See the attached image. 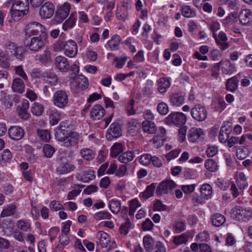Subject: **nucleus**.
<instances>
[{"label":"nucleus","mask_w":252,"mask_h":252,"mask_svg":"<svg viewBox=\"0 0 252 252\" xmlns=\"http://www.w3.org/2000/svg\"><path fill=\"white\" fill-rule=\"evenodd\" d=\"M46 29L40 23H29L25 30V44L27 48L33 52H39L45 45L47 33Z\"/></svg>","instance_id":"nucleus-1"},{"label":"nucleus","mask_w":252,"mask_h":252,"mask_svg":"<svg viewBox=\"0 0 252 252\" xmlns=\"http://www.w3.org/2000/svg\"><path fill=\"white\" fill-rule=\"evenodd\" d=\"M60 126L56 129L55 136L60 142H63V145L67 148H71L76 146L81 138L79 133L77 132L66 130L65 126Z\"/></svg>","instance_id":"nucleus-2"},{"label":"nucleus","mask_w":252,"mask_h":252,"mask_svg":"<svg viewBox=\"0 0 252 252\" xmlns=\"http://www.w3.org/2000/svg\"><path fill=\"white\" fill-rule=\"evenodd\" d=\"M54 50L56 52L63 51L64 54L70 58L75 57L78 52L77 43L72 40L67 41L59 40L54 45Z\"/></svg>","instance_id":"nucleus-3"},{"label":"nucleus","mask_w":252,"mask_h":252,"mask_svg":"<svg viewBox=\"0 0 252 252\" xmlns=\"http://www.w3.org/2000/svg\"><path fill=\"white\" fill-rule=\"evenodd\" d=\"M230 215L235 220L248 221L252 218V210L250 208L237 205L231 210Z\"/></svg>","instance_id":"nucleus-4"},{"label":"nucleus","mask_w":252,"mask_h":252,"mask_svg":"<svg viewBox=\"0 0 252 252\" xmlns=\"http://www.w3.org/2000/svg\"><path fill=\"white\" fill-rule=\"evenodd\" d=\"M187 122V117L182 112H172L165 119V122L168 125H174L177 126H183Z\"/></svg>","instance_id":"nucleus-5"},{"label":"nucleus","mask_w":252,"mask_h":252,"mask_svg":"<svg viewBox=\"0 0 252 252\" xmlns=\"http://www.w3.org/2000/svg\"><path fill=\"white\" fill-rule=\"evenodd\" d=\"M52 101L56 107L61 109L65 108L68 103L67 93L61 90L57 91L53 94Z\"/></svg>","instance_id":"nucleus-6"},{"label":"nucleus","mask_w":252,"mask_h":252,"mask_svg":"<svg viewBox=\"0 0 252 252\" xmlns=\"http://www.w3.org/2000/svg\"><path fill=\"white\" fill-rule=\"evenodd\" d=\"M5 48L7 52V54L10 53L11 56H14L21 61L24 58L25 51L22 47H18L14 43L9 41L5 44Z\"/></svg>","instance_id":"nucleus-7"},{"label":"nucleus","mask_w":252,"mask_h":252,"mask_svg":"<svg viewBox=\"0 0 252 252\" xmlns=\"http://www.w3.org/2000/svg\"><path fill=\"white\" fill-rule=\"evenodd\" d=\"M176 187V183L172 180H167L161 182L156 189V193L158 195L167 194Z\"/></svg>","instance_id":"nucleus-8"},{"label":"nucleus","mask_w":252,"mask_h":252,"mask_svg":"<svg viewBox=\"0 0 252 252\" xmlns=\"http://www.w3.org/2000/svg\"><path fill=\"white\" fill-rule=\"evenodd\" d=\"M191 115L195 120L202 122L207 117V111L204 106L197 104L191 109Z\"/></svg>","instance_id":"nucleus-9"},{"label":"nucleus","mask_w":252,"mask_h":252,"mask_svg":"<svg viewBox=\"0 0 252 252\" xmlns=\"http://www.w3.org/2000/svg\"><path fill=\"white\" fill-rule=\"evenodd\" d=\"M55 6L53 3L47 1L44 3L40 8L39 14L43 19L50 18L54 14Z\"/></svg>","instance_id":"nucleus-10"},{"label":"nucleus","mask_w":252,"mask_h":252,"mask_svg":"<svg viewBox=\"0 0 252 252\" xmlns=\"http://www.w3.org/2000/svg\"><path fill=\"white\" fill-rule=\"evenodd\" d=\"M213 37L215 39L217 45L221 51H224L229 47L227 42L228 38L223 32H220L217 35L216 33H213Z\"/></svg>","instance_id":"nucleus-11"},{"label":"nucleus","mask_w":252,"mask_h":252,"mask_svg":"<svg viewBox=\"0 0 252 252\" xmlns=\"http://www.w3.org/2000/svg\"><path fill=\"white\" fill-rule=\"evenodd\" d=\"M122 135V130L120 124L118 123H112L108 129L106 138L108 140L111 141L113 138H117Z\"/></svg>","instance_id":"nucleus-12"},{"label":"nucleus","mask_w":252,"mask_h":252,"mask_svg":"<svg viewBox=\"0 0 252 252\" xmlns=\"http://www.w3.org/2000/svg\"><path fill=\"white\" fill-rule=\"evenodd\" d=\"M70 5L68 3H64L57 11L55 18L58 23L63 22L68 15Z\"/></svg>","instance_id":"nucleus-13"},{"label":"nucleus","mask_w":252,"mask_h":252,"mask_svg":"<svg viewBox=\"0 0 252 252\" xmlns=\"http://www.w3.org/2000/svg\"><path fill=\"white\" fill-rule=\"evenodd\" d=\"M56 67L61 72H66L69 69L68 60L63 56H58L55 59Z\"/></svg>","instance_id":"nucleus-14"},{"label":"nucleus","mask_w":252,"mask_h":252,"mask_svg":"<svg viewBox=\"0 0 252 252\" xmlns=\"http://www.w3.org/2000/svg\"><path fill=\"white\" fill-rule=\"evenodd\" d=\"M9 137L14 140H19L24 136V130L19 126H12L8 130Z\"/></svg>","instance_id":"nucleus-15"},{"label":"nucleus","mask_w":252,"mask_h":252,"mask_svg":"<svg viewBox=\"0 0 252 252\" xmlns=\"http://www.w3.org/2000/svg\"><path fill=\"white\" fill-rule=\"evenodd\" d=\"M240 22L244 25L252 24V12L247 9H243L239 14Z\"/></svg>","instance_id":"nucleus-16"},{"label":"nucleus","mask_w":252,"mask_h":252,"mask_svg":"<svg viewBox=\"0 0 252 252\" xmlns=\"http://www.w3.org/2000/svg\"><path fill=\"white\" fill-rule=\"evenodd\" d=\"M185 100V95L183 93H175L169 96V101L172 105L180 106L183 105Z\"/></svg>","instance_id":"nucleus-17"},{"label":"nucleus","mask_w":252,"mask_h":252,"mask_svg":"<svg viewBox=\"0 0 252 252\" xmlns=\"http://www.w3.org/2000/svg\"><path fill=\"white\" fill-rule=\"evenodd\" d=\"M105 113L104 108L99 104H96L91 109L90 116L93 120H98L104 116Z\"/></svg>","instance_id":"nucleus-18"},{"label":"nucleus","mask_w":252,"mask_h":252,"mask_svg":"<svg viewBox=\"0 0 252 252\" xmlns=\"http://www.w3.org/2000/svg\"><path fill=\"white\" fill-rule=\"evenodd\" d=\"M75 169V166L68 162L62 163L56 168L57 172L60 175L68 173Z\"/></svg>","instance_id":"nucleus-19"},{"label":"nucleus","mask_w":252,"mask_h":252,"mask_svg":"<svg viewBox=\"0 0 252 252\" xmlns=\"http://www.w3.org/2000/svg\"><path fill=\"white\" fill-rule=\"evenodd\" d=\"M11 88L14 92L22 94L25 91V84L21 78H16L13 80Z\"/></svg>","instance_id":"nucleus-20"},{"label":"nucleus","mask_w":252,"mask_h":252,"mask_svg":"<svg viewBox=\"0 0 252 252\" xmlns=\"http://www.w3.org/2000/svg\"><path fill=\"white\" fill-rule=\"evenodd\" d=\"M29 108V103L28 101L23 102L18 108V113L21 119L27 120L29 118L30 114L28 110Z\"/></svg>","instance_id":"nucleus-21"},{"label":"nucleus","mask_w":252,"mask_h":252,"mask_svg":"<svg viewBox=\"0 0 252 252\" xmlns=\"http://www.w3.org/2000/svg\"><path fill=\"white\" fill-rule=\"evenodd\" d=\"M203 134V132L201 128L192 127L188 134L189 140L192 142H195L201 138Z\"/></svg>","instance_id":"nucleus-22"},{"label":"nucleus","mask_w":252,"mask_h":252,"mask_svg":"<svg viewBox=\"0 0 252 252\" xmlns=\"http://www.w3.org/2000/svg\"><path fill=\"white\" fill-rule=\"evenodd\" d=\"M50 119V122L52 125L58 124L61 119L62 114L55 109H50L47 111Z\"/></svg>","instance_id":"nucleus-23"},{"label":"nucleus","mask_w":252,"mask_h":252,"mask_svg":"<svg viewBox=\"0 0 252 252\" xmlns=\"http://www.w3.org/2000/svg\"><path fill=\"white\" fill-rule=\"evenodd\" d=\"M28 11L26 10L17 9L11 7L10 10V13L12 19L15 21L18 22L24 16L28 13Z\"/></svg>","instance_id":"nucleus-24"},{"label":"nucleus","mask_w":252,"mask_h":252,"mask_svg":"<svg viewBox=\"0 0 252 252\" xmlns=\"http://www.w3.org/2000/svg\"><path fill=\"white\" fill-rule=\"evenodd\" d=\"M12 2L13 8L26 10L29 12V2L28 0H10Z\"/></svg>","instance_id":"nucleus-25"},{"label":"nucleus","mask_w":252,"mask_h":252,"mask_svg":"<svg viewBox=\"0 0 252 252\" xmlns=\"http://www.w3.org/2000/svg\"><path fill=\"white\" fill-rule=\"evenodd\" d=\"M235 70V66L230 61L226 60L222 62L221 71L222 73L230 75L233 73Z\"/></svg>","instance_id":"nucleus-26"},{"label":"nucleus","mask_w":252,"mask_h":252,"mask_svg":"<svg viewBox=\"0 0 252 252\" xmlns=\"http://www.w3.org/2000/svg\"><path fill=\"white\" fill-rule=\"evenodd\" d=\"M231 131L230 127H227L226 126H222L219 135V140L220 142L225 143L228 141L229 137V134Z\"/></svg>","instance_id":"nucleus-27"},{"label":"nucleus","mask_w":252,"mask_h":252,"mask_svg":"<svg viewBox=\"0 0 252 252\" xmlns=\"http://www.w3.org/2000/svg\"><path fill=\"white\" fill-rule=\"evenodd\" d=\"M158 91L160 94L165 93L170 86V82L167 78L162 77L158 81Z\"/></svg>","instance_id":"nucleus-28"},{"label":"nucleus","mask_w":252,"mask_h":252,"mask_svg":"<svg viewBox=\"0 0 252 252\" xmlns=\"http://www.w3.org/2000/svg\"><path fill=\"white\" fill-rule=\"evenodd\" d=\"M211 222L215 226H221L225 222V219L223 215L219 213H216L212 215L211 217Z\"/></svg>","instance_id":"nucleus-29"},{"label":"nucleus","mask_w":252,"mask_h":252,"mask_svg":"<svg viewBox=\"0 0 252 252\" xmlns=\"http://www.w3.org/2000/svg\"><path fill=\"white\" fill-rule=\"evenodd\" d=\"M142 128L144 132L154 134L157 130L155 124L152 122L144 121L142 123Z\"/></svg>","instance_id":"nucleus-30"},{"label":"nucleus","mask_w":252,"mask_h":252,"mask_svg":"<svg viewBox=\"0 0 252 252\" xmlns=\"http://www.w3.org/2000/svg\"><path fill=\"white\" fill-rule=\"evenodd\" d=\"M236 182L239 189H244L247 186V178L243 172H239L235 174Z\"/></svg>","instance_id":"nucleus-31"},{"label":"nucleus","mask_w":252,"mask_h":252,"mask_svg":"<svg viewBox=\"0 0 252 252\" xmlns=\"http://www.w3.org/2000/svg\"><path fill=\"white\" fill-rule=\"evenodd\" d=\"M76 20V13H72L68 19L63 25V28L64 31L71 29L75 24Z\"/></svg>","instance_id":"nucleus-32"},{"label":"nucleus","mask_w":252,"mask_h":252,"mask_svg":"<svg viewBox=\"0 0 252 252\" xmlns=\"http://www.w3.org/2000/svg\"><path fill=\"white\" fill-rule=\"evenodd\" d=\"M96 237L100 240L102 247L106 248L110 242V237L106 232L99 231L96 235Z\"/></svg>","instance_id":"nucleus-33"},{"label":"nucleus","mask_w":252,"mask_h":252,"mask_svg":"<svg viewBox=\"0 0 252 252\" xmlns=\"http://www.w3.org/2000/svg\"><path fill=\"white\" fill-rule=\"evenodd\" d=\"M108 207L113 214H118L121 210V202L117 199L110 200L108 202Z\"/></svg>","instance_id":"nucleus-34"},{"label":"nucleus","mask_w":252,"mask_h":252,"mask_svg":"<svg viewBox=\"0 0 252 252\" xmlns=\"http://www.w3.org/2000/svg\"><path fill=\"white\" fill-rule=\"evenodd\" d=\"M121 42V38L118 34H115L108 41V44L112 50H117Z\"/></svg>","instance_id":"nucleus-35"},{"label":"nucleus","mask_w":252,"mask_h":252,"mask_svg":"<svg viewBox=\"0 0 252 252\" xmlns=\"http://www.w3.org/2000/svg\"><path fill=\"white\" fill-rule=\"evenodd\" d=\"M80 155L85 160L90 161L94 158V152L89 148H83L80 150Z\"/></svg>","instance_id":"nucleus-36"},{"label":"nucleus","mask_w":252,"mask_h":252,"mask_svg":"<svg viewBox=\"0 0 252 252\" xmlns=\"http://www.w3.org/2000/svg\"><path fill=\"white\" fill-rule=\"evenodd\" d=\"M238 80L236 76L231 77L227 80L226 82L225 86L227 91L234 92L237 88Z\"/></svg>","instance_id":"nucleus-37"},{"label":"nucleus","mask_w":252,"mask_h":252,"mask_svg":"<svg viewBox=\"0 0 252 252\" xmlns=\"http://www.w3.org/2000/svg\"><path fill=\"white\" fill-rule=\"evenodd\" d=\"M134 158V154L132 151H127L121 154L118 158L120 162L127 163L132 160Z\"/></svg>","instance_id":"nucleus-38"},{"label":"nucleus","mask_w":252,"mask_h":252,"mask_svg":"<svg viewBox=\"0 0 252 252\" xmlns=\"http://www.w3.org/2000/svg\"><path fill=\"white\" fill-rule=\"evenodd\" d=\"M10 66V59L6 53H0V66L3 68H8Z\"/></svg>","instance_id":"nucleus-39"},{"label":"nucleus","mask_w":252,"mask_h":252,"mask_svg":"<svg viewBox=\"0 0 252 252\" xmlns=\"http://www.w3.org/2000/svg\"><path fill=\"white\" fill-rule=\"evenodd\" d=\"M16 226L20 229L25 232H30L32 229L31 223L28 221L23 220H18L16 222Z\"/></svg>","instance_id":"nucleus-40"},{"label":"nucleus","mask_w":252,"mask_h":252,"mask_svg":"<svg viewBox=\"0 0 252 252\" xmlns=\"http://www.w3.org/2000/svg\"><path fill=\"white\" fill-rule=\"evenodd\" d=\"M42 64H47L51 61V52L48 50H45L42 54L38 56L37 59Z\"/></svg>","instance_id":"nucleus-41"},{"label":"nucleus","mask_w":252,"mask_h":252,"mask_svg":"<svg viewBox=\"0 0 252 252\" xmlns=\"http://www.w3.org/2000/svg\"><path fill=\"white\" fill-rule=\"evenodd\" d=\"M143 244L145 250L147 252H151L153 249L154 240L150 235H146L143 238Z\"/></svg>","instance_id":"nucleus-42"},{"label":"nucleus","mask_w":252,"mask_h":252,"mask_svg":"<svg viewBox=\"0 0 252 252\" xmlns=\"http://www.w3.org/2000/svg\"><path fill=\"white\" fill-rule=\"evenodd\" d=\"M181 11L182 15L188 18H192L196 16V12L189 5L182 7Z\"/></svg>","instance_id":"nucleus-43"},{"label":"nucleus","mask_w":252,"mask_h":252,"mask_svg":"<svg viewBox=\"0 0 252 252\" xmlns=\"http://www.w3.org/2000/svg\"><path fill=\"white\" fill-rule=\"evenodd\" d=\"M200 192L202 197L208 199L212 193V188L209 184H205L201 186Z\"/></svg>","instance_id":"nucleus-44"},{"label":"nucleus","mask_w":252,"mask_h":252,"mask_svg":"<svg viewBox=\"0 0 252 252\" xmlns=\"http://www.w3.org/2000/svg\"><path fill=\"white\" fill-rule=\"evenodd\" d=\"M44 156L46 158H51L56 152L54 147L48 144H45L43 146L42 150Z\"/></svg>","instance_id":"nucleus-45"},{"label":"nucleus","mask_w":252,"mask_h":252,"mask_svg":"<svg viewBox=\"0 0 252 252\" xmlns=\"http://www.w3.org/2000/svg\"><path fill=\"white\" fill-rule=\"evenodd\" d=\"M0 97L1 101L7 108L11 107L13 105V102L10 99V96L7 95L4 91L0 92Z\"/></svg>","instance_id":"nucleus-46"},{"label":"nucleus","mask_w":252,"mask_h":252,"mask_svg":"<svg viewBox=\"0 0 252 252\" xmlns=\"http://www.w3.org/2000/svg\"><path fill=\"white\" fill-rule=\"evenodd\" d=\"M95 178L94 172L92 170L84 171L81 176L80 180L84 183H87Z\"/></svg>","instance_id":"nucleus-47"},{"label":"nucleus","mask_w":252,"mask_h":252,"mask_svg":"<svg viewBox=\"0 0 252 252\" xmlns=\"http://www.w3.org/2000/svg\"><path fill=\"white\" fill-rule=\"evenodd\" d=\"M16 209L15 205L10 204L5 207L1 213V217L4 218L13 215Z\"/></svg>","instance_id":"nucleus-48"},{"label":"nucleus","mask_w":252,"mask_h":252,"mask_svg":"<svg viewBox=\"0 0 252 252\" xmlns=\"http://www.w3.org/2000/svg\"><path fill=\"white\" fill-rule=\"evenodd\" d=\"M76 83L78 88L84 90L86 89L89 85L87 78L83 75H79L76 79Z\"/></svg>","instance_id":"nucleus-49"},{"label":"nucleus","mask_w":252,"mask_h":252,"mask_svg":"<svg viewBox=\"0 0 252 252\" xmlns=\"http://www.w3.org/2000/svg\"><path fill=\"white\" fill-rule=\"evenodd\" d=\"M123 151V145L121 143H115L111 148L110 155L112 157H117Z\"/></svg>","instance_id":"nucleus-50"},{"label":"nucleus","mask_w":252,"mask_h":252,"mask_svg":"<svg viewBox=\"0 0 252 252\" xmlns=\"http://www.w3.org/2000/svg\"><path fill=\"white\" fill-rule=\"evenodd\" d=\"M132 224L128 218L126 219L125 222L122 223L120 227V232L121 234L126 235L131 228Z\"/></svg>","instance_id":"nucleus-51"},{"label":"nucleus","mask_w":252,"mask_h":252,"mask_svg":"<svg viewBox=\"0 0 252 252\" xmlns=\"http://www.w3.org/2000/svg\"><path fill=\"white\" fill-rule=\"evenodd\" d=\"M205 167L210 172H216L218 169L217 162L213 159H208L205 162Z\"/></svg>","instance_id":"nucleus-52"},{"label":"nucleus","mask_w":252,"mask_h":252,"mask_svg":"<svg viewBox=\"0 0 252 252\" xmlns=\"http://www.w3.org/2000/svg\"><path fill=\"white\" fill-rule=\"evenodd\" d=\"M44 111V108L42 104L34 102L32 107L31 112L35 116H40L42 114Z\"/></svg>","instance_id":"nucleus-53"},{"label":"nucleus","mask_w":252,"mask_h":252,"mask_svg":"<svg viewBox=\"0 0 252 252\" xmlns=\"http://www.w3.org/2000/svg\"><path fill=\"white\" fill-rule=\"evenodd\" d=\"M188 238L189 236L187 234L183 233L180 235L174 236L173 242L176 245H180L186 243Z\"/></svg>","instance_id":"nucleus-54"},{"label":"nucleus","mask_w":252,"mask_h":252,"mask_svg":"<svg viewBox=\"0 0 252 252\" xmlns=\"http://www.w3.org/2000/svg\"><path fill=\"white\" fill-rule=\"evenodd\" d=\"M155 189L156 185L154 183H152L150 185L148 186L145 190L142 193V197L147 199L152 196Z\"/></svg>","instance_id":"nucleus-55"},{"label":"nucleus","mask_w":252,"mask_h":252,"mask_svg":"<svg viewBox=\"0 0 252 252\" xmlns=\"http://www.w3.org/2000/svg\"><path fill=\"white\" fill-rule=\"evenodd\" d=\"M46 77L47 82L51 86L56 85L58 82V77L54 72H47Z\"/></svg>","instance_id":"nucleus-56"},{"label":"nucleus","mask_w":252,"mask_h":252,"mask_svg":"<svg viewBox=\"0 0 252 252\" xmlns=\"http://www.w3.org/2000/svg\"><path fill=\"white\" fill-rule=\"evenodd\" d=\"M138 126L139 123L137 121H132L129 122L128 124V132L130 134L134 135L138 131Z\"/></svg>","instance_id":"nucleus-57"},{"label":"nucleus","mask_w":252,"mask_h":252,"mask_svg":"<svg viewBox=\"0 0 252 252\" xmlns=\"http://www.w3.org/2000/svg\"><path fill=\"white\" fill-rule=\"evenodd\" d=\"M36 132L40 139L44 142H48L50 139V134L48 130L38 129Z\"/></svg>","instance_id":"nucleus-58"},{"label":"nucleus","mask_w":252,"mask_h":252,"mask_svg":"<svg viewBox=\"0 0 252 252\" xmlns=\"http://www.w3.org/2000/svg\"><path fill=\"white\" fill-rule=\"evenodd\" d=\"M111 217V215L108 212L100 211L94 215V218L97 220H100L104 219L109 220Z\"/></svg>","instance_id":"nucleus-59"},{"label":"nucleus","mask_w":252,"mask_h":252,"mask_svg":"<svg viewBox=\"0 0 252 252\" xmlns=\"http://www.w3.org/2000/svg\"><path fill=\"white\" fill-rule=\"evenodd\" d=\"M250 151L248 148H243L242 147L237 149L236 156L238 159H244L249 154Z\"/></svg>","instance_id":"nucleus-60"},{"label":"nucleus","mask_w":252,"mask_h":252,"mask_svg":"<svg viewBox=\"0 0 252 252\" xmlns=\"http://www.w3.org/2000/svg\"><path fill=\"white\" fill-rule=\"evenodd\" d=\"M157 111L160 115H165L169 112V108L165 102H161L158 105Z\"/></svg>","instance_id":"nucleus-61"},{"label":"nucleus","mask_w":252,"mask_h":252,"mask_svg":"<svg viewBox=\"0 0 252 252\" xmlns=\"http://www.w3.org/2000/svg\"><path fill=\"white\" fill-rule=\"evenodd\" d=\"M153 144L156 148H159L163 145L165 141L164 137L159 135H156L152 140Z\"/></svg>","instance_id":"nucleus-62"},{"label":"nucleus","mask_w":252,"mask_h":252,"mask_svg":"<svg viewBox=\"0 0 252 252\" xmlns=\"http://www.w3.org/2000/svg\"><path fill=\"white\" fill-rule=\"evenodd\" d=\"M154 226V224L149 219H147L141 224V228L143 231H150L152 230Z\"/></svg>","instance_id":"nucleus-63"},{"label":"nucleus","mask_w":252,"mask_h":252,"mask_svg":"<svg viewBox=\"0 0 252 252\" xmlns=\"http://www.w3.org/2000/svg\"><path fill=\"white\" fill-rule=\"evenodd\" d=\"M152 157L150 154H144L141 156L139 161L144 165H148L151 162Z\"/></svg>","instance_id":"nucleus-64"}]
</instances>
